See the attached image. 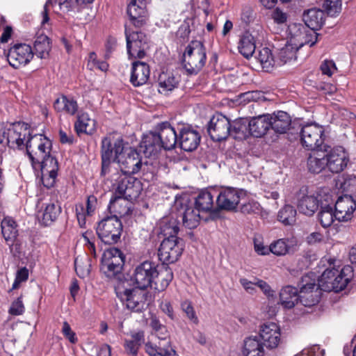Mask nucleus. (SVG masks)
Segmentation results:
<instances>
[{
	"instance_id": "nucleus-1",
	"label": "nucleus",
	"mask_w": 356,
	"mask_h": 356,
	"mask_svg": "<svg viewBox=\"0 0 356 356\" xmlns=\"http://www.w3.org/2000/svg\"><path fill=\"white\" fill-rule=\"evenodd\" d=\"M112 179L115 181V193L110 200V209H115L120 199L130 202L136 200L143 190L141 181L132 175L118 172L112 176Z\"/></svg>"
},
{
	"instance_id": "nucleus-2",
	"label": "nucleus",
	"mask_w": 356,
	"mask_h": 356,
	"mask_svg": "<svg viewBox=\"0 0 356 356\" xmlns=\"http://www.w3.org/2000/svg\"><path fill=\"white\" fill-rule=\"evenodd\" d=\"M354 277L353 267L346 265L341 270L327 268L318 280L321 290L339 292L345 289Z\"/></svg>"
},
{
	"instance_id": "nucleus-3",
	"label": "nucleus",
	"mask_w": 356,
	"mask_h": 356,
	"mask_svg": "<svg viewBox=\"0 0 356 356\" xmlns=\"http://www.w3.org/2000/svg\"><path fill=\"white\" fill-rule=\"evenodd\" d=\"M117 297L126 305L127 307L134 312H140L147 306V293L128 284L127 280L120 281L115 285Z\"/></svg>"
},
{
	"instance_id": "nucleus-4",
	"label": "nucleus",
	"mask_w": 356,
	"mask_h": 356,
	"mask_svg": "<svg viewBox=\"0 0 356 356\" xmlns=\"http://www.w3.org/2000/svg\"><path fill=\"white\" fill-rule=\"evenodd\" d=\"M206 61L207 51L204 44L199 40H192L186 46L182 58V65L187 74H197L205 65Z\"/></svg>"
},
{
	"instance_id": "nucleus-5",
	"label": "nucleus",
	"mask_w": 356,
	"mask_h": 356,
	"mask_svg": "<svg viewBox=\"0 0 356 356\" xmlns=\"http://www.w3.org/2000/svg\"><path fill=\"white\" fill-rule=\"evenodd\" d=\"M125 143L122 138L104 137L101 144L102 169L100 175L106 176L110 171L112 162H117L118 156L124 150Z\"/></svg>"
},
{
	"instance_id": "nucleus-6",
	"label": "nucleus",
	"mask_w": 356,
	"mask_h": 356,
	"mask_svg": "<svg viewBox=\"0 0 356 356\" xmlns=\"http://www.w3.org/2000/svg\"><path fill=\"white\" fill-rule=\"evenodd\" d=\"M123 226L116 215L107 216L99 222L96 232L105 244L114 245L120 241Z\"/></svg>"
},
{
	"instance_id": "nucleus-7",
	"label": "nucleus",
	"mask_w": 356,
	"mask_h": 356,
	"mask_svg": "<svg viewBox=\"0 0 356 356\" xmlns=\"http://www.w3.org/2000/svg\"><path fill=\"white\" fill-rule=\"evenodd\" d=\"M155 267V263L145 261L136 266L133 273L131 275H127L126 279H122V281L127 280L128 284L140 289L152 287L154 278Z\"/></svg>"
},
{
	"instance_id": "nucleus-8",
	"label": "nucleus",
	"mask_w": 356,
	"mask_h": 356,
	"mask_svg": "<svg viewBox=\"0 0 356 356\" xmlns=\"http://www.w3.org/2000/svg\"><path fill=\"white\" fill-rule=\"evenodd\" d=\"M175 208L177 212V217L181 218L184 226L190 229L198 226L201 211L196 208L188 197L176 198Z\"/></svg>"
},
{
	"instance_id": "nucleus-9",
	"label": "nucleus",
	"mask_w": 356,
	"mask_h": 356,
	"mask_svg": "<svg viewBox=\"0 0 356 356\" xmlns=\"http://www.w3.org/2000/svg\"><path fill=\"white\" fill-rule=\"evenodd\" d=\"M299 291V302L305 307H310L318 303L321 299V289L316 280L309 275L302 277L298 284Z\"/></svg>"
},
{
	"instance_id": "nucleus-10",
	"label": "nucleus",
	"mask_w": 356,
	"mask_h": 356,
	"mask_svg": "<svg viewBox=\"0 0 356 356\" xmlns=\"http://www.w3.org/2000/svg\"><path fill=\"white\" fill-rule=\"evenodd\" d=\"M30 126L22 122H15L5 126L6 145L10 148L22 149L24 141L31 136Z\"/></svg>"
},
{
	"instance_id": "nucleus-11",
	"label": "nucleus",
	"mask_w": 356,
	"mask_h": 356,
	"mask_svg": "<svg viewBox=\"0 0 356 356\" xmlns=\"http://www.w3.org/2000/svg\"><path fill=\"white\" fill-rule=\"evenodd\" d=\"M184 249L182 238H163L158 250L159 259L164 264L175 263L182 254Z\"/></svg>"
},
{
	"instance_id": "nucleus-12",
	"label": "nucleus",
	"mask_w": 356,
	"mask_h": 356,
	"mask_svg": "<svg viewBox=\"0 0 356 356\" xmlns=\"http://www.w3.org/2000/svg\"><path fill=\"white\" fill-rule=\"evenodd\" d=\"M127 53L129 57L143 58L149 49L148 38L142 31L130 32L125 28Z\"/></svg>"
},
{
	"instance_id": "nucleus-13",
	"label": "nucleus",
	"mask_w": 356,
	"mask_h": 356,
	"mask_svg": "<svg viewBox=\"0 0 356 356\" xmlns=\"http://www.w3.org/2000/svg\"><path fill=\"white\" fill-rule=\"evenodd\" d=\"M324 129L316 124H307L302 126L299 132L300 141L303 147L311 150L323 147Z\"/></svg>"
},
{
	"instance_id": "nucleus-14",
	"label": "nucleus",
	"mask_w": 356,
	"mask_h": 356,
	"mask_svg": "<svg viewBox=\"0 0 356 356\" xmlns=\"http://www.w3.org/2000/svg\"><path fill=\"white\" fill-rule=\"evenodd\" d=\"M140 154L138 149L125 146L116 162L120 168V173L134 175L138 172L143 165Z\"/></svg>"
},
{
	"instance_id": "nucleus-15",
	"label": "nucleus",
	"mask_w": 356,
	"mask_h": 356,
	"mask_svg": "<svg viewBox=\"0 0 356 356\" xmlns=\"http://www.w3.org/2000/svg\"><path fill=\"white\" fill-rule=\"evenodd\" d=\"M242 191L232 187L222 188L216 195V205L218 210L235 211L238 205Z\"/></svg>"
},
{
	"instance_id": "nucleus-16",
	"label": "nucleus",
	"mask_w": 356,
	"mask_h": 356,
	"mask_svg": "<svg viewBox=\"0 0 356 356\" xmlns=\"http://www.w3.org/2000/svg\"><path fill=\"white\" fill-rule=\"evenodd\" d=\"M31 47L25 43H17L11 47L7 54V60L10 66L18 69L28 64L33 57Z\"/></svg>"
},
{
	"instance_id": "nucleus-17",
	"label": "nucleus",
	"mask_w": 356,
	"mask_h": 356,
	"mask_svg": "<svg viewBox=\"0 0 356 356\" xmlns=\"http://www.w3.org/2000/svg\"><path fill=\"white\" fill-rule=\"evenodd\" d=\"M178 146L185 152H193L200 145L201 135L190 124H182L177 128Z\"/></svg>"
},
{
	"instance_id": "nucleus-18",
	"label": "nucleus",
	"mask_w": 356,
	"mask_h": 356,
	"mask_svg": "<svg viewBox=\"0 0 356 356\" xmlns=\"http://www.w3.org/2000/svg\"><path fill=\"white\" fill-rule=\"evenodd\" d=\"M230 128L229 119L222 114H217L211 118L207 131L213 141H222L229 136Z\"/></svg>"
},
{
	"instance_id": "nucleus-19",
	"label": "nucleus",
	"mask_w": 356,
	"mask_h": 356,
	"mask_svg": "<svg viewBox=\"0 0 356 356\" xmlns=\"http://www.w3.org/2000/svg\"><path fill=\"white\" fill-rule=\"evenodd\" d=\"M154 133L164 150H172L178 144V131L168 121L157 124Z\"/></svg>"
},
{
	"instance_id": "nucleus-20",
	"label": "nucleus",
	"mask_w": 356,
	"mask_h": 356,
	"mask_svg": "<svg viewBox=\"0 0 356 356\" xmlns=\"http://www.w3.org/2000/svg\"><path fill=\"white\" fill-rule=\"evenodd\" d=\"M326 153L327 167L332 173L342 172L347 166L349 158L343 147L338 146L328 149Z\"/></svg>"
},
{
	"instance_id": "nucleus-21",
	"label": "nucleus",
	"mask_w": 356,
	"mask_h": 356,
	"mask_svg": "<svg viewBox=\"0 0 356 356\" xmlns=\"http://www.w3.org/2000/svg\"><path fill=\"white\" fill-rule=\"evenodd\" d=\"M257 337L266 348H275L281 341L280 328L275 323H264L261 326L259 334Z\"/></svg>"
},
{
	"instance_id": "nucleus-22",
	"label": "nucleus",
	"mask_w": 356,
	"mask_h": 356,
	"mask_svg": "<svg viewBox=\"0 0 356 356\" xmlns=\"http://www.w3.org/2000/svg\"><path fill=\"white\" fill-rule=\"evenodd\" d=\"M157 342H147L145 345V352L149 356H178L172 348L168 337L158 334Z\"/></svg>"
},
{
	"instance_id": "nucleus-23",
	"label": "nucleus",
	"mask_w": 356,
	"mask_h": 356,
	"mask_svg": "<svg viewBox=\"0 0 356 356\" xmlns=\"http://www.w3.org/2000/svg\"><path fill=\"white\" fill-rule=\"evenodd\" d=\"M333 208L337 214V220L346 222L352 218L356 203L351 195H345L337 199Z\"/></svg>"
},
{
	"instance_id": "nucleus-24",
	"label": "nucleus",
	"mask_w": 356,
	"mask_h": 356,
	"mask_svg": "<svg viewBox=\"0 0 356 356\" xmlns=\"http://www.w3.org/2000/svg\"><path fill=\"white\" fill-rule=\"evenodd\" d=\"M159 139L154 131H149L143 136L138 147V151L145 157L156 156L163 149Z\"/></svg>"
},
{
	"instance_id": "nucleus-25",
	"label": "nucleus",
	"mask_w": 356,
	"mask_h": 356,
	"mask_svg": "<svg viewBox=\"0 0 356 356\" xmlns=\"http://www.w3.org/2000/svg\"><path fill=\"white\" fill-rule=\"evenodd\" d=\"M330 147L324 145L323 147L320 149L312 150L309 154L307 165L309 172L313 174H318L327 167L326 153Z\"/></svg>"
},
{
	"instance_id": "nucleus-26",
	"label": "nucleus",
	"mask_w": 356,
	"mask_h": 356,
	"mask_svg": "<svg viewBox=\"0 0 356 356\" xmlns=\"http://www.w3.org/2000/svg\"><path fill=\"white\" fill-rule=\"evenodd\" d=\"M127 13L135 27H142L147 22V11L145 3L143 1H140V4H138L137 0H131L127 6Z\"/></svg>"
},
{
	"instance_id": "nucleus-27",
	"label": "nucleus",
	"mask_w": 356,
	"mask_h": 356,
	"mask_svg": "<svg viewBox=\"0 0 356 356\" xmlns=\"http://www.w3.org/2000/svg\"><path fill=\"white\" fill-rule=\"evenodd\" d=\"M154 277L153 283L155 285V289L161 291H164L172 282L173 273L167 264L162 263L161 265L156 264Z\"/></svg>"
},
{
	"instance_id": "nucleus-28",
	"label": "nucleus",
	"mask_w": 356,
	"mask_h": 356,
	"mask_svg": "<svg viewBox=\"0 0 356 356\" xmlns=\"http://www.w3.org/2000/svg\"><path fill=\"white\" fill-rule=\"evenodd\" d=\"M149 74V67L146 63L134 61L132 63L130 82L135 87L143 86L147 82Z\"/></svg>"
},
{
	"instance_id": "nucleus-29",
	"label": "nucleus",
	"mask_w": 356,
	"mask_h": 356,
	"mask_svg": "<svg viewBox=\"0 0 356 356\" xmlns=\"http://www.w3.org/2000/svg\"><path fill=\"white\" fill-rule=\"evenodd\" d=\"M270 114L252 118L249 120L250 136L261 138L264 136L270 127Z\"/></svg>"
},
{
	"instance_id": "nucleus-30",
	"label": "nucleus",
	"mask_w": 356,
	"mask_h": 356,
	"mask_svg": "<svg viewBox=\"0 0 356 356\" xmlns=\"http://www.w3.org/2000/svg\"><path fill=\"white\" fill-rule=\"evenodd\" d=\"M297 207L300 213L311 216L318 209L319 201L314 195H309L302 193V191L297 195Z\"/></svg>"
},
{
	"instance_id": "nucleus-31",
	"label": "nucleus",
	"mask_w": 356,
	"mask_h": 356,
	"mask_svg": "<svg viewBox=\"0 0 356 356\" xmlns=\"http://www.w3.org/2000/svg\"><path fill=\"white\" fill-rule=\"evenodd\" d=\"M270 116V127L277 134H284L291 124L290 115L285 111L274 112Z\"/></svg>"
},
{
	"instance_id": "nucleus-32",
	"label": "nucleus",
	"mask_w": 356,
	"mask_h": 356,
	"mask_svg": "<svg viewBox=\"0 0 356 356\" xmlns=\"http://www.w3.org/2000/svg\"><path fill=\"white\" fill-rule=\"evenodd\" d=\"M302 19L308 28L318 30L324 24L325 14L323 10L313 8L304 11Z\"/></svg>"
},
{
	"instance_id": "nucleus-33",
	"label": "nucleus",
	"mask_w": 356,
	"mask_h": 356,
	"mask_svg": "<svg viewBox=\"0 0 356 356\" xmlns=\"http://www.w3.org/2000/svg\"><path fill=\"white\" fill-rule=\"evenodd\" d=\"M217 191L215 189L201 191L195 197L193 204L199 211L202 212L211 211L214 207L213 199Z\"/></svg>"
},
{
	"instance_id": "nucleus-34",
	"label": "nucleus",
	"mask_w": 356,
	"mask_h": 356,
	"mask_svg": "<svg viewBox=\"0 0 356 356\" xmlns=\"http://www.w3.org/2000/svg\"><path fill=\"white\" fill-rule=\"evenodd\" d=\"M264 344L257 336L247 337L243 341L244 356H264Z\"/></svg>"
},
{
	"instance_id": "nucleus-35",
	"label": "nucleus",
	"mask_w": 356,
	"mask_h": 356,
	"mask_svg": "<svg viewBox=\"0 0 356 356\" xmlns=\"http://www.w3.org/2000/svg\"><path fill=\"white\" fill-rule=\"evenodd\" d=\"M296 241L294 238H284L273 242L270 246V252L277 256H284L294 252Z\"/></svg>"
},
{
	"instance_id": "nucleus-36",
	"label": "nucleus",
	"mask_w": 356,
	"mask_h": 356,
	"mask_svg": "<svg viewBox=\"0 0 356 356\" xmlns=\"http://www.w3.org/2000/svg\"><path fill=\"white\" fill-rule=\"evenodd\" d=\"M280 300L284 308H293L299 302L298 289L290 285L284 286L280 292Z\"/></svg>"
},
{
	"instance_id": "nucleus-37",
	"label": "nucleus",
	"mask_w": 356,
	"mask_h": 356,
	"mask_svg": "<svg viewBox=\"0 0 356 356\" xmlns=\"http://www.w3.org/2000/svg\"><path fill=\"white\" fill-rule=\"evenodd\" d=\"M51 141L42 134L31 135L26 143V150L32 149L37 151H49L51 153Z\"/></svg>"
},
{
	"instance_id": "nucleus-38",
	"label": "nucleus",
	"mask_w": 356,
	"mask_h": 356,
	"mask_svg": "<svg viewBox=\"0 0 356 356\" xmlns=\"http://www.w3.org/2000/svg\"><path fill=\"white\" fill-rule=\"evenodd\" d=\"M230 136L234 139L242 140L250 136L249 130V120L240 118L231 124Z\"/></svg>"
},
{
	"instance_id": "nucleus-39",
	"label": "nucleus",
	"mask_w": 356,
	"mask_h": 356,
	"mask_svg": "<svg viewBox=\"0 0 356 356\" xmlns=\"http://www.w3.org/2000/svg\"><path fill=\"white\" fill-rule=\"evenodd\" d=\"M160 229L164 238H180L177 236L179 231V222L175 218H163L160 222Z\"/></svg>"
},
{
	"instance_id": "nucleus-40",
	"label": "nucleus",
	"mask_w": 356,
	"mask_h": 356,
	"mask_svg": "<svg viewBox=\"0 0 356 356\" xmlns=\"http://www.w3.org/2000/svg\"><path fill=\"white\" fill-rule=\"evenodd\" d=\"M102 259L109 262V265L115 266L117 270H122L125 262L123 252L117 248H111L104 251Z\"/></svg>"
},
{
	"instance_id": "nucleus-41",
	"label": "nucleus",
	"mask_w": 356,
	"mask_h": 356,
	"mask_svg": "<svg viewBox=\"0 0 356 356\" xmlns=\"http://www.w3.org/2000/svg\"><path fill=\"white\" fill-rule=\"evenodd\" d=\"M238 49L246 58H249L253 55L256 49L255 40L250 32L246 31L241 36Z\"/></svg>"
},
{
	"instance_id": "nucleus-42",
	"label": "nucleus",
	"mask_w": 356,
	"mask_h": 356,
	"mask_svg": "<svg viewBox=\"0 0 356 356\" xmlns=\"http://www.w3.org/2000/svg\"><path fill=\"white\" fill-rule=\"evenodd\" d=\"M54 107L56 111L64 112L70 115H75L79 108L76 101L65 95L56 99L54 103Z\"/></svg>"
},
{
	"instance_id": "nucleus-43",
	"label": "nucleus",
	"mask_w": 356,
	"mask_h": 356,
	"mask_svg": "<svg viewBox=\"0 0 356 356\" xmlns=\"http://www.w3.org/2000/svg\"><path fill=\"white\" fill-rule=\"evenodd\" d=\"M298 50L293 43L287 42L284 47L279 49L276 56L277 65H282L292 60H296V54Z\"/></svg>"
},
{
	"instance_id": "nucleus-44",
	"label": "nucleus",
	"mask_w": 356,
	"mask_h": 356,
	"mask_svg": "<svg viewBox=\"0 0 356 356\" xmlns=\"http://www.w3.org/2000/svg\"><path fill=\"white\" fill-rule=\"evenodd\" d=\"M60 213L61 207L58 202H51L46 204L42 211V223L44 226L50 225L57 219Z\"/></svg>"
},
{
	"instance_id": "nucleus-45",
	"label": "nucleus",
	"mask_w": 356,
	"mask_h": 356,
	"mask_svg": "<svg viewBox=\"0 0 356 356\" xmlns=\"http://www.w3.org/2000/svg\"><path fill=\"white\" fill-rule=\"evenodd\" d=\"M318 220L321 226L325 228L331 226L334 220H337V214L333 207L322 203L318 213Z\"/></svg>"
},
{
	"instance_id": "nucleus-46",
	"label": "nucleus",
	"mask_w": 356,
	"mask_h": 356,
	"mask_svg": "<svg viewBox=\"0 0 356 356\" xmlns=\"http://www.w3.org/2000/svg\"><path fill=\"white\" fill-rule=\"evenodd\" d=\"M159 85L161 92L172 91L177 87L179 80L172 73L162 72L159 76Z\"/></svg>"
},
{
	"instance_id": "nucleus-47",
	"label": "nucleus",
	"mask_w": 356,
	"mask_h": 356,
	"mask_svg": "<svg viewBox=\"0 0 356 356\" xmlns=\"http://www.w3.org/2000/svg\"><path fill=\"white\" fill-rule=\"evenodd\" d=\"M1 233L8 245L15 242L17 236L16 222L12 219H3L1 224Z\"/></svg>"
},
{
	"instance_id": "nucleus-48",
	"label": "nucleus",
	"mask_w": 356,
	"mask_h": 356,
	"mask_svg": "<svg viewBox=\"0 0 356 356\" xmlns=\"http://www.w3.org/2000/svg\"><path fill=\"white\" fill-rule=\"evenodd\" d=\"M100 270L108 278L115 282L114 286L122 281V279H126L127 277L122 273V270H117L115 266L109 265V262L102 259Z\"/></svg>"
},
{
	"instance_id": "nucleus-49",
	"label": "nucleus",
	"mask_w": 356,
	"mask_h": 356,
	"mask_svg": "<svg viewBox=\"0 0 356 356\" xmlns=\"http://www.w3.org/2000/svg\"><path fill=\"white\" fill-rule=\"evenodd\" d=\"M91 266V259L86 254L75 258L74 268L79 277L84 278L88 276L90 273Z\"/></svg>"
},
{
	"instance_id": "nucleus-50",
	"label": "nucleus",
	"mask_w": 356,
	"mask_h": 356,
	"mask_svg": "<svg viewBox=\"0 0 356 356\" xmlns=\"http://www.w3.org/2000/svg\"><path fill=\"white\" fill-rule=\"evenodd\" d=\"M34 50L38 58H46L51 50L49 38L44 34L38 35L34 42Z\"/></svg>"
},
{
	"instance_id": "nucleus-51",
	"label": "nucleus",
	"mask_w": 356,
	"mask_h": 356,
	"mask_svg": "<svg viewBox=\"0 0 356 356\" xmlns=\"http://www.w3.org/2000/svg\"><path fill=\"white\" fill-rule=\"evenodd\" d=\"M296 210L289 204L282 208L277 214V219L285 225H291L296 221Z\"/></svg>"
},
{
	"instance_id": "nucleus-52",
	"label": "nucleus",
	"mask_w": 356,
	"mask_h": 356,
	"mask_svg": "<svg viewBox=\"0 0 356 356\" xmlns=\"http://www.w3.org/2000/svg\"><path fill=\"white\" fill-rule=\"evenodd\" d=\"M307 30V26L304 24L300 23H292L288 26L287 31L289 35H290L289 42L298 43L302 36Z\"/></svg>"
},
{
	"instance_id": "nucleus-53",
	"label": "nucleus",
	"mask_w": 356,
	"mask_h": 356,
	"mask_svg": "<svg viewBox=\"0 0 356 356\" xmlns=\"http://www.w3.org/2000/svg\"><path fill=\"white\" fill-rule=\"evenodd\" d=\"M257 60L261 64L263 68L268 69L277 64L276 58L273 56L270 49L264 47L259 50L256 56Z\"/></svg>"
},
{
	"instance_id": "nucleus-54",
	"label": "nucleus",
	"mask_w": 356,
	"mask_h": 356,
	"mask_svg": "<svg viewBox=\"0 0 356 356\" xmlns=\"http://www.w3.org/2000/svg\"><path fill=\"white\" fill-rule=\"evenodd\" d=\"M37 169H40L41 172L44 173L58 172V162L50 153L41 163L38 165Z\"/></svg>"
},
{
	"instance_id": "nucleus-55",
	"label": "nucleus",
	"mask_w": 356,
	"mask_h": 356,
	"mask_svg": "<svg viewBox=\"0 0 356 356\" xmlns=\"http://www.w3.org/2000/svg\"><path fill=\"white\" fill-rule=\"evenodd\" d=\"M316 31V30L315 29L307 27V30H306L305 33H304V35L302 36L298 43H294L293 44L296 46L298 49L306 44H309V47H312L318 41V37L319 35V34L317 33Z\"/></svg>"
},
{
	"instance_id": "nucleus-56",
	"label": "nucleus",
	"mask_w": 356,
	"mask_h": 356,
	"mask_svg": "<svg viewBox=\"0 0 356 356\" xmlns=\"http://www.w3.org/2000/svg\"><path fill=\"white\" fill-rule=\"evenodd\" d=\"M341 0H324L322 8L328 16L336 17L341 13Z\"/></svg>"
},
{
	"instance_id": "nucleus-57",
	"label": "nucleus",
	"mask_w": 356,
	"mask_h": 356,
	"mask_svg": "<svg viewBox=\"0 0 356 356\" xmlns=\"http://www.w3.org/2000/svg\"><path fill=\"white\" fill-rule=\"evenodd\" d=\"M26 154L31 162L33 168L37 170L38 165L41 163L50 153L49 151L42 152L30 149L26 150Z\"/></svg>"
},
{
	"instance_id": "nucleus-58",
	"label": "nucleus",
	"mask_w": 356,
	"mask_h": 356,
	"mask_svg": "<svg viewBox=\"0 0 356 356\" xmlns=\"http://www.w3.org/2000/svg\"><path fill=\"white\" fill-rule=\"evenodd\" d=\"M90 121V119L88 113H81L78 114L77 120L74 124V128L78 134H88L87 127Z\"/></svg>"
},
{
	"instance_id": "nucleus-59",
	"label": "nucleus",
	"mask_w": 356,
	"mask_h": 356,
	"mask_svg": "<svg viewBox=\"0 0 356 356\" xmlns=\"http://www.w3.org/2000/svg\"><path fill=\"white\" fill-rule=\"evenodd\" d=\"M58 6L60 10L64 13L79 12L81 8L79 0H59Z\"/></svg>"
},
{
	"instance_id": "nucleus-60",
	"label": "nucleus",
	"mask_w": 356,
	"mask_h": 356,
	"mask_svg": "<svg viewBox=\"0 0 356 356\" xmlns=\"http://www.w3.org/2000/svg\"><path fill=\"white\" fill-rule=\"evenodd\" d=\"M181 308L190 321L196 324L198 323V318L191 301H183L181 304Z\"/></svg>"
},
{
	"instance_id": "nucleus-61",
	"label": "nucleus",
	"mask_w": 356,
	"mask_h": 356,
	"mask_svg": "<svg viewBox=\"0 0 356 356\" xmlns=\"http://www.w3.org/2000/svg\"><path fill=\"white\" fill-rule=\"evenodd\" d=\"M191 33L190 25L187 22H184L177 31V39L179 42L184 43L188 39Z\"/></svg>"
},
{
	"instance_id": "nucleus-62",
	"label": "nucleus",
	"mask_w": 356,
	"mask_h": 356,
	"mask_svg": "<svg viewBox=\"0 0 356 356\" xmlns=\"http://www.w3.org/2000/svg\"><path fill=\"white\" fill-rule=\"evenodd\" d=\"M241 98L244 102H259L264 100V93L259 90L248 91L241 95Z\"/></svg>"
},
{
	"instance_id": "nucleus-63",
	"label": "nucleus",
	"mask_w": 356,
	"mask_h": 356,
	"mask_svg": "<svg viewBox=\"0 0 356 356\" xmlns=\"http://www.w3.org/2000/svg\"><path fill=\"white\" fill-rule=\"evenodd\" d=\"M150 326L155 331L156 335L158 337V334L159 336H165L168 337V333L167 332L166 327L162 325L159 319L156 317H152L150 321Z\"/></svg>"
},
{
	"instance_id": "nucleus-64",
	"label": "nucleus",
	"mask_w": 356,
	"mask_h": 356,
	"mask_svg": "<svg viewBox=\"0 0 356 356\" xmlns=\"http://www.w3.org/2000/svg\"><path fill=\"white\" fill-rule=\"evenodd\" d=\"M61 332L63 336L68 339L70 343H76L77 342L78 339L76 337V334L71 329L70 324L67 321L63 322Z\"/></svg>"
}]
</instances>
